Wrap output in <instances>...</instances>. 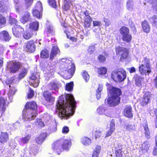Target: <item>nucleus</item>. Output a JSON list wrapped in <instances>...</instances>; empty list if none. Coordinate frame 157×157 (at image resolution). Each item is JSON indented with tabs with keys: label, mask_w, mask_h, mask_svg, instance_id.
<instances>
[{
	"label": "nucleus",
	"mask_w": 157,
	"mask_h": 157,
	"mask_svg": "<svg viewBox=\"0 0 157 157\" xmlns=\"http://www.w3.org/2000/svg\"><path fill=\"white\" fill-rule=\"evenodd\" d=\"M29 29L33 32L35 31H37L39 28V23L37 21L33 22L29 24Z\"/></svg>",
	"instance_id": "nucleus-28"
},
{
	"label": "nucleus",
	"mask_w": 157,
	"mask_h": 157,
	"mask_svg": "<svg viewBox=\"0 0 157 157\" xmlns=\"http://www.w3.org/2000/svg\"><path fill=\"white\" fill-rule=\"evenodd\" d=\"M46 137L47 134L46 133H42L38 137L36 138V141L38 144H41L44 141Z\"/></svg>",
	"instance_id": "nucleus-24"
},
{
	"label": "nucleus",
	"mask_w": 157,
	"mask_h": 157,
	"mask_svg": "<svg viewBox=\"0 0 157 157\" xmlns=\"http://www.w3.org/2000/svg\"><path fill=\"white\" fill-rule=\"evenodd\" d=\"M37 115V111L33 109H24L23 111V118L25 121H30L34 119Z\"/></svg>",
	"instance_id": "nucleus-7"
},
{
	"label": "nucleus",
	"mask_w": 157,
	"mask_h": 157,
	"mask_svg": "<svg viewBox=\"0 0 157 157\" xmlns=\"http://www.w3.org/2000/svg\"><path fill=\"white\" fill-rule=\"evenodd\" d=\"M9 22L11 25L12 24H15L16 23L17 21V20L14 18H11V17L9 19Z\"/></svg>",
	"instance_id": "nucleus-63"
},
{
	"label": "nucleus",
	"mask_w": 157,
	"mask_h": 157,
	"mask_svg": "<svg viewBox=\"0 0 157 157\" xmlns=\"http://www.w3.org/2000/svg\"><path fill=\"white\" fill-rule=\"evenodd\" d=\"M142 25L144 32L148 33L150 30V27L147 22L145 21L142 22Z\"/></svg>",
	"instance_id": "nucleus-31"
},
{
	"label": "nucleus",
	"mask_w": 157,
	"mask_h": 157,
	"mask_svg": "<svg viewBox=\"0 0 157 157\" xmlns=\"http://www.w3.org/2000/svg\"><path fill=\"white\" fill-rule=\"evenodd\" d=\"M139 71L142 75H148L151 71L149 60L146 59L143 61L142 63L140 65Z\"/></svg>",
	"instance_id": "nucleus-6"
},
{
	"label": "nucleus",
	"mask_w": 157,
	"mask_h": 157,
	"mask_svg": "<svg viewBox=\"0 0 157 157\" xmlns=\"http://www.w3.org/2000/svg\"><path fill=\"white\" fill-rule=\"evenodd\" d=\"M126 6L128 10L132 11L133 8V1L132 0H128Z\"/></svg>",
	"instance_id": "nucleus-44"
},
{
	"label": "nucleus",
	"mask_w": 157,
	"mask_h": 157,
	"mask_svg": "<svg viewBox=\"0 0 157 157\" xmlns=\"http://www.w3.org/2000/svg\"><path fill=\"white\" fill-rule=\"evenodd\" d=\"M48 3L51 7L56 8L57 7L56 4L55 0H48Z\"/></svg>",
	"instance_id": "nucleus-51"
},
{
	"label": "nucleus",
	"mask_w": 157,
	"mask_h": 157,
	"mask_svg": "<svg viewBox=\"0 0 157 157\" xmlns=\"http://www.w3.org/2000/svg\"><path fill=\"white\" fill-rule=\"evenodd\" d=\"M73 82H70L67 83L66 85L65 90L68 91H71L73 90Z\"/></svg>",
	"instance_id": "nucleus-41"
},
{
	"label": "nucleus",
	"mask_w": 157,
	"mask_h": 157,
	"mask_svg": "<svg viewBox=\"0 0 157 157\" xmlns=\"http://www.w3.org/2000/svg\"><path fill=\"white\" fill-rule=\"evenodd\" d=\"M21 63L19 62L10 61L7 63V68L12 73H14L17 71L21 67Z\"/></svg>",
	"instance_id": "nucleus-8"
},
{
	"label": "nucleus",
	"mask_w": 157,
	"mask_h": 157,
	"mask_svg": "<svg viewBox=\"0 0 157 157\" xmlns=\"http://www.w3.org/2000/svg\"><path fill=\"white\" fill-rule=\"evenodd\" d=\"M95 137L96 138H99L101 136H103L104 134L102 133V130H98L95 131Z\"/></svg>",
	"instance_id": "nucleus-47"
},
{
	"label": "nucleus",
	"mask_w": 157,
	"mask_h": 157,
	"mask_svg": "<svg viewBox=\"0 0 157 157\" xmlns=\"http://www.w3.org/2000/svg\"><path fill=\"white\" fill-rule=\"evenodd\" d=\"M82 75L86 82H87L90 78V76L87 72L84 71L82 73Z\"/></svg>",
	"instance_id": "nucleus-45"
},
{
	"label": "nucleus",
	"mask_w": 157,
	"mask_h": 157,
	"mask_svg": "<svg viewBox=\"0 0 157 157\" xmlns=\"http://www.w3.org/2000/svg\"><path fill=\"white\" fill-rule=\"evenodd\" d=\"M6 22L5 18L0 14V25L4 24Z\"/></svg>",
	"instance_id": "nucleus-57"
},
{
	"label": "nucleus",
	"mask_w": 157,
	"mask_h": 157,
	"mask_svg": "<svg viewBox=\"0 0 157 157\" xmlns=\"http://www.w3.org/2000/svg\"><path fill=\"white\" fill-rule=\"evenodd\" d=\"M69 131L68 128L67 126L64 127L62 130V132L63 134L67 133Z\"/></svg>",
	"instance_id": "nucleus-60"
},
{
	"label": "nucleus",
	"mask_w": 157,
	"mask_h": 157,
	"mask_svg": "<svg viewBox=\"0 0 157 157\" xmlns=\"http://www.w3.org/2000/svg\"><path fill=\"white\" fill-rule=\"evenodd\" d=\"M149 2L153 4V8L157 10V0H149Z\"/></svg>",
	"instance_id": "nucleus-53"
},
{
	"label": "nucleus",
	"mask_w": 157,
	"mask_h": 157,
	"mask_svg": "<svg viewBox=\"0 0 157 157\" xmlns=\"http://www.w3.org/2000/svg\"><path fill=\"white\" fill-rule=\"evenodd\" d=\"M151 97V94L149 92H147L145 93L143 98L141 100L140 103L143 106L145 105L149 102Z\"/></svg>",
	"instance_id": "nucleus-14"
},
{
	"label": "nucleus",
	"mask_w": 157,
	"mask_h": 157,
	"mask_svg": "<svg viewBox=\"0 0 157 157\" xmlns=\"http://www.w3.org/2000/svg\"><path fill=\"white\" fill-rule=\"evenodd\" d=\"M49 56L48 51L47 50L45 49L42 50L40 53V57L42 58H46Z\"/></svg>",
	"instance_id": "nucleus-43"
},
{
	"label": "nucleus",
	"mask_w": 157,
	"mask_h": 157,
	"mask_svg": "<svg viewBox=\"0 0 157 157\" xmlns=\"http://www.w3.org/2000/svg\"><path fill=\"white\" fill-rule=\"evenodd\" d=\"M33 1V0H25V4L26 6V9L32 5Z\"/></svg>",
	"instance_id": "nucleus-54"
},
{
	"label": "nucleus",
	"mask_w": 157,
	"mask_h": 157,
	"mask_svg": "<svg viewBox=\"0 0 157 157\" xmlns=\"http://www.w3.org/2000/svg\"><path fill=\"white\" fill-rule=\"evenodd\" d=\"M43 7L42 4L40 2L38 1L35 6L33 11V15H36V13L38 11H42Z\"/></svg>",
	"instance_id": "nucleus-21"
},
{
	"label": "nucleus",
	"mask_w": 157,
	"mask_h": 157,
	"mask_svg": "<svg viewBox=\"0 0 157 157\" xmlns=\"http://www.w3.org/2000/svg\"><path fill=\"white\" fill-rule=\"evenodd\" d=\"M35 123L36 125L39 127H42L44 125L43 122L40 119H37L35 121Z\"/></svg>",
	"instance_id": "nucleus-52"
},
{
	"label": "nucleus",
	"mask_w": 157,
	"mask_h": 157,
	"mask_svg": "<svg viewBox=\"0 0 157 157\" xmlns=\"http://www.w3.org/2000/svg\"><path fill=\"white\" fill-rule=\"evenodd\" d=\"M150 145L147 142L145 141L142 145V150L143 152H147L149 148Z\"/></svg>",
	"instance_id": "nucleus-35"
},
{
	"label": "nucleus",
	"mask_w": 157,
	"mask_h": 157,
	"mask_svg": "<svg viewBox=\"0 0 157 157\" xmlns=\"http://www.w3.org/2000/svg\"><path fill=\"white\" fill-rule=\"evenodd\" d=\"M28 98H31L34 96V91H33L30 89L28 93Z\"/></svg>",
	"instance_id": "nucleus-58"
},
{
	"label": "nucleus",
	"mask_w": 157,
	"mask_h": 157,
	"mask_svg": "<svg viewBox=\"0 0 157 157\" xmlns=\"http://www.w3.org/2000/svg\"><path fill=\"white\" fill-rule=\"evenodd\" d=\"M126 72L123 69H119L113 71L111 74V78L115 81L121 82L126 78Z\"/></svg>",
	"instance_id": "nucleus-5"
},
{
	"label": "nucleus",
	"mask_w": 157,
	"mask_h": 157,
	"mask_svg": "<svg viewBox=\"0 0 157 157\" xmlns=\"http://www.w3.org/2000/svg\"><path fill=\"white\" fill-rule=\"evenodd\" d=\"M150 20L153 25L157 27V15L154 16L150 19Z\"/></svg>",
	"instance_id": "nucleus-46"
},
{
	"label": "nucleus",
	"mask_w": 157,
	"mask_h": 157,
	"mask_svg": "<svg viewBox=\"0 0 157 157\" xmlns=\"http://www.w3.org/2000/svg\"><path fill=\"white\" fill-rule=\"evenodd\" d=\"M144 80L143 78L137 77L136 79V85L140 87H142L144 84Z\"/></svg>",
	"instance_id": "nucleus-30"
},
{
	"label": "nucleus",
	"mask_w": 157,
	"mask_h": 157,
	"mask_svg": "<svg viewBox=\"0 0 157 157\" xmlns=\"http://www.w3.org/2000/svg\"><path fill=\"white\" fill-rule=\"evenodd\" d=\"M8 139V136L7 133L2 132L0 137V142L2 143L7 142Z\"/></svg>",
	"instance_id": "nucleus-29"
},
{
	"label": "nucleus",
	"mask_w": 157,
	"mask_h": 157,
	"mask_svg": "<svg viewBox=\"0 0 157 157\" xmlns=\"http://www.w3.org/2000/svg\"><path fill=\"white\" fill-rule=\"evenodd\" d=\"M5 100L4 98H0V111H4L5 109Z\"/></svg>",
	"instance_id": "nucleus-34"
},
{
	"label": "nucleus",
	"mask_w": 157,
	"mask_h": 157,
	"mask_svg": "<svg viewBox=\"0 0 157 157\" xmlns=\"http://www.w3.org/2000/svg\"><path fill=\"white\" fill-rule=\"evenodd\" d=\"M59 85L58 82L54 81L49 83L48 85V87L50 90L57 91L59 89Z\"/></svg>",
	"instance_id": "nucleus-17"
},
{
	"label": "nucleus",
	"mask_w": 157,
	"mask_h": 157,
	"mask_svg": "<svg viewBox=\"0 0 157 157\" xmlns=\"http://www.w3.org/2000/svg\"><path fill=\"white\" fill-rule=\"evenodd\" d=\"M144 133L145 136L147 139H149L150 136V132L147 124L146 123L144 125Z\"/></svg>",
	"instance_id": "nucleus-39"
},
{
	"label": "nucleus",
	"mask_w": 157,
	"mask_h": 157,
	"mask_svg": "<svg viewBox=\"0 0 157 157\" xmlns=\"http://www.w3.org/2000/svg\"><path fill=\"white\" fill-rule=\"evenodd\" d=\"M24 29L19 25H15L12 28V32L14 35L16 37H18L21 33L23 32Z\"/></svg>",
	"instance_id": "nucleus-12"
},
{
	"label": "nucleus",
	"mask_w": 157,
	"mask_h": 157,
	"mask_svg": "<svg viewBox=\"0 0 157 157\" xmlns=\"http://www.w3.org/2000/svg\"><path fill=\"white\" fill-rule=\"evenodd\" d=\"M116 52L117 54L121 55V59L122 58L125 59L127 58L128 56L127 50L121 46H116Z\"/></svg>",
	"instance_id": "nucleus-9"
},
{
	"label": "nucleus",
	"mask_w": 157,
	"mask_h": 157,
	"mask_svg": "<svg viewBox=\"0 0 157 157\" xmlns=\"http://www.w3.org/2000/svg\"><path fill=\"white\" fill-rule=\"evenodd\" d=\"M71 144L70 140L61 139L54 143L52 147L55 152L59 155L63 150L68 151L70 148Z\"/></svg>",
	"instance_id": "nucleus-3"
},
{
	"label": "nucleus",
	"mask_w": 157,
	"mask_h": 157,
	"mask_svg": "<svg viewBox=\"0 0 157 157\" xmlns=\"http://www.w3.org/2000/svg\"><path fill=\"white\" fill-rule=\"evenodd\" d=\"M4 50L2 45L0 44V58H1L3 56V51Z\"/></svg>",
	"instance_id": "nucleus-62"
},
{
	"label": "nucleus",
	"mask_w": 157,
	"mask_h": 157,
	"mask_svg": "<svg viewBox=\"0 0 157 157\" xmlns=\"http://www.w3.org/2000/svg\"><path fill=\"white\" fill-rule=\"evenodd\" d=\"M33 35V33L31 30L28 29L24 31L23 34V37L26 40H28Z\"/></svg>",
	"instance_id": "nucleus-26"
},
{
	"label": "nucleus",
	"mask_w": 157,
	"mask_h": 157,
	"mask_svg": "<svg viewBox=\"0 0 157 157\" xmlns=\"http://www.w3.org/2000/svg\"><path fill=\"white\" fill-rule=\"evenodd\" d=\"M93 25L94 26L99 27L101 25V23L99 21H93Z\"/></svg>",
	"instance_id": "nucleus-61"
},
{
	"label": "nucleus",
	"mask_w": 157,
	"mask_h": 157,
	"mask_svg": "<svg viewBox=\"0 0 157 157\" xmlns=\"http://www.w3.org/2000/svg\"><path fill=\"white\" fill-rule=\"evenodd\" d=\"M107 70L106 68L104 67H101L98 69V72L99 74L102 75L105 74Z\"/></svg>",
	"instance_id": "nucleus-49"
},
{
	"label": "nucleus",
	"mask_w": 157,
	"mask_h": 157,
	"mask_svg": "<svg viewBox=\"0 0 157 157\" xmlns=\"http://www.w3.org/2000/svg\"><path fill=\"white\" fill-rule=\"evenodd\" d=\"M103 86L101 84H99L98 87L96 90V96L97 99L98 100L101 97V92L102 90Z\"/></svg>",
	"instance_id": "nucleus-37"
},
{
	"label": "nucleus",
	"mask_w": 157,
	"mask_h": 157,
	"mask_svg": "<svg viewBox=\"0 0 157 157\" xmlns=\"http://www.w3.org/2000/svg\"><path fill=\"white\" fill-rule=\"evenodd\" d=\"M124 114L125 116L128 117H132V109L129 105H126L124 110Z\"/></svg>",
	"instance_id": "nucleus-22"
},
{
	"label": "nucleus",
	"mask_w": 157,
	"mask_h": 157,
	"mask_svg": "<svg viewBox=\"0 0 157 157\" xmlns=\"http://www.w3.org/2000/svg\"><path fill=\"white\" fill-rule=\"evenodd\" d=\"M109 126V129L107 132L105 137H107L110 136L112 134L113 132L114 131L115 123L112 120L111 121Z\"/></svg>",
	"instance_id": "nucleus-25"
},
{
	"label": "nucleus",
	"mask_w": 157,
	"mask_h": 157,
	"mask_svg": "<svg viewBox=\"0 0 157 157\" xmlns=\"http://www.w3.org/2000/svg\"><path fill=\"white\" fill-rule=\"evenodd\" d=\"M25 109H33L37 111V107L36 103L34 101L27 102L25 105Z\"/></svg>",
	"instance_id": "nucleus-23"
},
{
	"label": "nucleus",
	"mask_w": 157,
	"mask_h": 157,
	"mask_svg": "<svg viewBox=\"0 0 157 157\" xmlns=\"http://www.w3.org/2000/svg\"><path fill=\"white\" fill-rule=\"evenodd\" d=\"M43 96L46 101L50 103H52L54 101V98L52 96L51 93L48 91L44 92L43 93Z\"/></svg>",
	"instance_id": "nucleus-18"
},
{
	"label": "nucleus",
	"mask_w": 157,
	"mask_h": 157,
	"mask_svg": "<svg viewBox=\"0 0 157 157\" xmlns=\"http://www.w3.org/2000/svg\"><path fill=\"white\" fill-rule=\"evenodd\" d=\"M51 118L50 115L48 114H44L43 116V119L46 122L49 121Z\"/></svg>",
	"instance_id": "nucleus-56"
},
{
	"label": "nucleus",
	"mask_w": 157,
	"mask_h": 157,
	"mask_svg": "<svg viewBox=\"0 0 157 157\" xmlns=\"http://www.w3.org/2000/svg\"><path fill=\"white\" fill-rule=\"evenodd\" d=\"M28 82L30 85H32L34 87H37L38 86L40 82L39 75H37V76H36L34 74L32 75L30 77Z\"/></svg>",
	"instance_id": "nucleus-10"
},
{
	"label": "nucleus",
	"mask_w": 157,
	"mask_h": 157,
	"mask_svg": "<svg viewBox=\"0 0 157 157\" xmlns=\"http://www.w3.org/2000/svg\"><path fill=\"white\" fill-rule=\"evenodd\" d=\"M11 37L8 32L3 31L0 33V39L6 41H9Z\"/></svg>",
	"instance_id": "nucleus-19"
},
{
	"label": "nucleus",
	"mask_w": 157,
	"mask_h": 157,
	"mask_svg": "<svg viewBox=\"0 0 157 157\" xmlns=\"http://www.w3.org/2000/svg\"><path fill=\"white\" fill-rule=\"evenodd\" d=\"M31 138L29 135H27L26 136L22 137L20 139L19 142L20 144H25L28 143Z\"/></svg>",
	"instance_id": "nucleus-38"
},
{
	"label": "nucleus",
	"mask_w": 157,
	"mask_h": 157,
	"mask_svg": "<svg viewBox=\"0 0 157 157\" xmlns=\"http://www.w3.org/2000/svg\"><path fill=\"white\" fill-rule=\"evenodd\" d=\"M67 64L68 65V72L69 74L72 76L75 71V66L74 64L72 63L71 60L68 59H67L65 65L67 66Z\"/></svg>",
	"instance_id": "nucleus-16"
},
{
	"label": "nucleus",
	"mask_w": 157,
	"mask_h": 157,
	"mask_svg": "<svg viewBox=\"0 0 157 157\" xmlns=\"http://www.w3.org/2000/svg\"><path fill=\"white\" fill-rule=\"evenodd\" d=\"M19 81V79L15 76H13L10 79L7 80L6 82L7 85H9V87L10 88L8 96L9 99L11 102L13 99V96L15 94L16 91V90L14 87H12L10 84H14L17 83Z\"/></svg>",
	"instance_id": "nucleus-4"
},
{
	"label": "nucleus",
	"mask_w": 157,
	"mask_h": 157,
	"mask_svg": "<svg viewBox=\"0 0 157 157\" xmlns=\"http://www.w3.org/2000/svg\"><path fill=\"white\" fill-rule=\"evenodd\" d=\"M97 111V112L100 115H104L107 116L109 115V110L104 105L99 106Z\"/></svg>",
	"instance_id": "nucleus-11"
},
{
	"label": "nucleus",
	"mask_w": 157,
	"mask_h": 157,
	"mask_svg": "<svg viewBox=\"0 0 157 157\" xmlns=\"http://www.w3.org/2000/svg\"><path fill=\"white\" fill-rule=\"evenodd\" d=\"M60 55V51L57 45L53 46L50 56V59L52 60L57 55Z\"/></svg>",
	"instance_id": "nucleus-13"
},
{
	"label": "nucleus",
	"mask_w": 157,
	"mask_h": 157,
	"mask_svg": "<svg viewBox=\"0 0 157 157\" xmlns=\"http://www.w3.org/2000/svg\"><path fill=\"white\" fill-rule=\"evenodd\" d=\"M72 5V0H64V5L63 9L65 10H67L71 8Z\"/></svg>",
	"instance_id": "nucleus-27"
},
{
	"label": "nucleus",
	"mask_w": 157,
	"mask_h": 157,
	"mask_svg": "<svg viewBox=\"0 0 157 157\" xmlns=\"http://www.w3.org/2000/svg\"><path fill=\"white\" fill-rule=\"evenodd\" d=\"M106 85L108 92L111 97H109L107 102L110 106H115L120 103V98L119 96L121 94V91L119 89L114 87L109 84L107 83Z\"/></svg>",
	"instance_id": "nucleus-2"
},
{
	"label": "nucleus",
	"mask_w": 157,
	"mask_h": 157,
	"mask_svg": "<svg viewBox=\"0 0 157 157\" xmlns=\"http://www.w3.org/2000/svg\"><path fill=\"white\" fill-rule=\"evenodd\" d=\"M98 59L100 62H104L105 61L106 58L104 56L102 55H100L98 57Z\"/></svg>",
	"instance_id": "nucleus-55"
},
{
	"label": "nucleus",
	"mask_w": 157,
	"mask_h": 157,
	"mask_svg": "<svg viewBox=\"0 0 157 157\" xmlns=\"http://www.w3.org/2000/svg\"><path fill=\"white\" fill-rule=\"evenodd\" d=\"M26 50L30 52H33L35 49L34 42L33 40H30L25 43Z\"/></svg>",
	"instance_id": "nucleus-15"
},
{
	"label": "nucleus",
	"mask_w": 157,
	"mask_h": 157,
	"mask_svg": "<svg viewBox=\"0 0 157 157\" xmlns=\"http://www.w3.org/2000/svg\"><path fill=\"white\" fill-rule=\"evenodd\" d=\"M132 39V36L129 34H128L124 35L122 36V39L124 41L127 42H129L131 41Z\"/></svg>",
	"instance_id": "nucleus-40"
},
{
	"label": "nucleus",
	"mask_w": 157,
	"mask_h": 157,
	"mask_svg": "<svg viewBox=\"0 0 157 157\" xmlns=\"http://www.w3.org/2000/svg\"><path fill=\"white\" fill-rule=\"evenodd\" d=\"M57 112L61 119H67L74 113L76 102L72 95L67 94L60 96L56 105Z\"/></svg>",
	"instance_id": "nucleus-1"
},
{
	"label": "nucleus",
	"mask_w": 157,
	"mask_h": 157,
	"mask_svg": "<svg viewBox=\"0 0 157 157\" xmlns=\"http://www.w3.org/2000/svg\"><path fill=\"white\" fill-rule=\"evenodd\" d=\"M41 12L42 11H38V12L36 13V15H33V16L37 18H40L42 17V16Z\"/></svg>",
	"instance_id": "nucleus-64"
},
{
	"label": "nucleus",
	"mask_w": 157,
	"mask_h": 157,
	"mask_svg": "<svg viewBox=\"0 0 157 157\" xmlns=\"http://www.w3.org/2000/svg\"><path fill=\"white\" fill-rule=\"evenodd\" d=\"M30 13L28 12H25L24 15L21 20V22L25 23L30 18Z\"/></svg>",
	"instance_id": "nucleus-36"
},
{
	"label": "nucleus",
	"mask_w": 157,
	"mask_h": 157,
	"mask_svg": "<svg viewBox=\"0 0 157 157\" xmlns=\"http://www.w3.org/2000/svg\"><path fill=\"white\" fill-rule=\"evenodd\" d=\"M120 31L122 36L124 35L128 34L129 32V30L128 28L125 27H123L121 28Z\"/></svg>",
	"instance_id": "nucleus-42"
},
{
	"label": "nucleus",
	"mask_w": 157,
	"mask_h": 157,
	"mask_svg": "<svg viewBox=\"0 0 157 157\" xmlns=\"http://www.w3.org/2000/svg\"><path fill=\"white\" fill-rule=\"evenodd\" d=\"M95 47L94 46H90L88 49V52L90 54H91L95 51Z\"/></svg>",
	"instance_id": "nucleus-59"
},
{
	"label": "nucleus",
	"mask_w": 157,
	"mask_h": 157,
	"mask_svg": "<svg viewBox=\"0 0 157 157\" xmlns=\"http://www.w3.org/2000/svg\"><path fill=\"white\" fill-rule=\"evenodd\" d=\"M125 128L129 131H132L135 129V126L131 124H128L124 127Z\"/></svg>",
	"instance_id": "nucleus-50"
},
{
	"label": "nucleus",
	"mask_w": 157,
	"mask_h": 157,
	"mask_svg": "<svg viewBox=\"0 0 157 157\" xmlns=\"http://www.w3.org/2000/svg\"><path fill=\"white\" fill-rule=\"evenodd\" d=\"M84 25L86 27L89 28L91 26L92 21V18L90 17H84Z\"/></svg>",
	"instance_id": "nucleus-32"
},
{
	"label": "nucleus",
	"mask_w": 157,
	"mask_h": 157,
	"mask_svg": "<svg viewBox=\"0 0 157 157\" xmlns=\"http://www.w3.org/2000/svg\"><path fill=\"white\" fill-rule=\"evenodd\" d=\"M81 143L85 146H87L91 143V140L87 137H83L81 139Z\"/></svg>",
	"instance_id": "nucleus-33"
},
{
	"label": "nucleus",
	"mask_w": 157,
	"mask_h": 157,
	"mask_svg": "<svg viewBox=\"0 0 157 157\" xmlns=\"http://www.w3.org/2000/svg\"><path fill=\"white\" fill-rule=\"evenodd\" d=\"M27 70L26 68L22 70L21 72L19 74L18 78L20 79L24 77L27 73Z\"/></svg>",
	"instance_id": "nucleus-48"
},
{
	"label": "nucleus",
	"mask_w": 157,
	"mask_h": 157,
	"mask_svg": "<svg viewBox=\"0 0 157 157\" xmlns=\"http://www.w3.org/2000/svg\"><path fill=\"white\" fill-rule=\"evenodd\" d=\"M115 151L116 157H122V147L120 144H117L115 146Z\"/></svg>",
	"instance_id": "nucleus-20"
}]
</instances>
